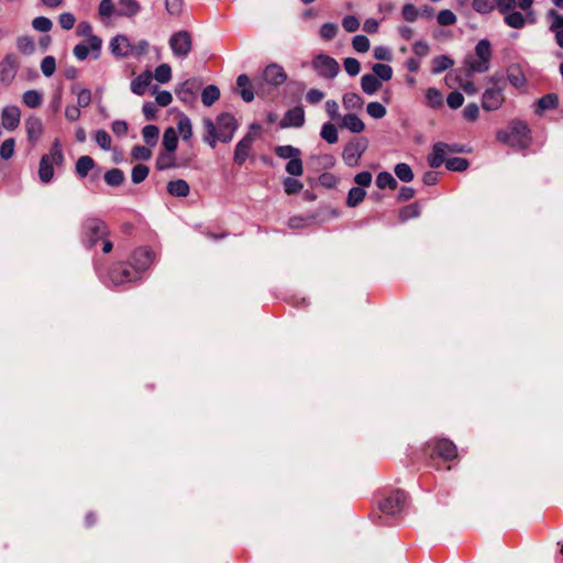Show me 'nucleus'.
<instances>
[{"label": "nucleus", "mask_w": 563, "mask_h": 563, "mask_svg": "<svg viewBox=\"0 0 563 563\" xmlns=\"http://www.w3.org/2000/svg\"><path fill=\"white\" fill-rule=\"evenodd\" d=\"M203 126L206 129L203 141L214 148L217 141L229 143L233 139L239 123L233 114L224 112L217 117L216 122L211 119H205Z\"/></svg>", "instance_id": "obj_1"}, {"label": "nucleus", "mask_w": 563, "mask_h": 563, "mask_svg": "<svg viewBox=\"0 0 563 563\" xmlns=\"http://www.w3.org/2000/svg\"><path fill=\"white\" fill-rule=\"evenodd\" d=\"M497 140L511 147L527 148L530 144V129L523 121H512L509 129L497 132Z\"/></svg>", "instance_id": "obj_2"}, {"label": "nucleus", "mask_w": 563, "mask_h": 563, "mask_svg": "<svg viewBox=\"0 0 563 563\" xmlns=\"http://www.w3.org/2000/svg\"><path fill=\"white\" fill-rule=\"evenodd\" d=\"M492 59V45L486 38L478 41L475 46V55H468L464 59L466 74L471 76L474 73L483 74L489 70Z\"/></svg>", "instance_id": "obj_3"}, {"label": "nucleus", "mask_w": 563, "mask_h": 563, "mask_svg": "<svg viewBox=\"0 0 563 563\" xmlns=\"http://www.w3.org/2000/svg\"><path fill=\"white\" fill-rule=\"evenodd\" d=\"M64 162L62 145L55 140L51 146L49 154H44L40 161L38 177L42 183L48 184L54 177V165L60 166Z\"/></svg>", "instance_id": "obj_4"}, {"label": "nucleus", "mask_w": 563, "mask_h": 563, "mask_svg": "<svg viewBox=\"0 0 563 563\" xmlns=\"http://www.w3.org/2000/svg\"><path fill=\"white\" fill-rule=\"evenodd\" d=\"M82 242L88 247H93L100 240L109 234L106 222L98 217H88L82 221Z\"/></svg>", "instance_id": "obj_5"}, {"label": "nucleus", "mask_w": 563, "mask_h": 563, "mask_svg": "<svg viewBox=\"0 0 563 563\" xmlns=\"http://www.w3.org/2000/svg\"><path fill=\"white\" fill-rule=\"evenodd\" d=\"M108 277L110 282L115 286L135 282L141 278L137 274V271H135L130 263L124 262L113 264L109 268Z\"/></svg>", "instance_id": "obj_6"}, {"label": "nucleus", "mask_w": 563, "mask_h": 563, "mask_svg": "<svg viewBox=\"0 0 563 563\" xmlns=\"http://www.w3.org/2000/svg\"><path fill=\"white\" fill-rule=\"evenodd\" d=\"M169 46L174 56L180 59H185L192 48V40L190 33L185 30L174 33L169 38Z\"/></svg>", "instance_id": "obj_7"}, {"label": "nucleus", "mask_w": 563, "mask_h": 563, "mask_svg": "<svg viewBox=\"0 0 563 563\" xmlns=\"http://www.w3.org/2000/svg\"><path fill=\"white\" fill-rule=\"evenodd\" d=\"M317 74L327 79H333L340 71L339 63L329 55L319 54L311 63Z\"/></svg>", "instance_id": "obj_8"}, {"label": "nucleus", "mask_w": 563, "mask_h": 563, "mask_svg": "<svg viewBox=\"0 0 563 563\" xmlns=\"http://www.w3.org/2000/svg\"><path fill=\"white\" fill-rule=\"evenodd\" d=\"M407 506V494L397 489L379 503V509L390 516L400 514Z\"/></svg>", "instance_id": "obj_9"}, {"label": "nucleus", "mask_w": 563, "mask_h": 563, "mask_svg": "<svg viewBox=\"0 0 563 563\" xmlns=\"http://www.w3.org/2000/svg\"><path fill=\"white\" fill-rule=\"evenodd\" d=\"M427 448L432 450L433 454H437L444 461H453L457 457V448L449 439H433L427 443Z\"/></svg>", "instance_id": "obj_10"}, {"label": "nucleus", "mask_w": 563, "mask_h": 563, "mask_svg": "<svg viewBox=\"0 0 563 563\" xmlns=\"http://www.w3.org/2000/svg\"><path fill=\"white\" fill-rule=\"evenodd\" d=\"M462 147L459 145H449L444 142H438L432 146V152L428 155L427 161L431 168H438L445 162L448 153H461Z\"/></svg>", "instance_id": "obj_11"}, {"label": "nucleus", "mask_w": 563, "mask_h": 563, "mask_svg": "<svg viewBox=\"0 0 563 563\" xmlns=\"http://www.w3.org/2000/svg\"><path fill=\"white\" fill-rule=\"evenodd\" d=\"M367 148V140H354L345 145L342 157L347 166L354 167L358 165L360 158Z\"/></svg>", "instance_id": "obj_12"}, {"label": "nucleus", "mask_w": 563, "mask_h": 563, "mask_svg": "<svg viewBox=\"0 0 563 563\" xmlns=\"http://www.w3.org/2000/svg\"><path fill=\"white\" fill-rule=\"evenodd\" d=\"M154 258L155 254L151 249L139 247L132 253L129 263L141 276V273L146 271L153 264Z\"/></svg>", "instance_id": "obj_13"}, {"label": "nucleus", "mask_w": 563, "mask_h": 563, "mask_svg": "<svg viewBox=\"0 0 563 563\" xmlns=\"http://www.w3.org/2000/svg\"><path fill=\"white\" fill-rule=\"evenodd\" d=\"M19 70V59L13 53H8L0 62V81L10 85Z\"/></svg>", "instance_id": "obj_14"}, {"label": "nucleus", "mask_w": 563, "mask_h": 563, "mask_svg": "<svg viewBox=\"0 0 563 563\" xmlns=\"http://www.w3.org/2000/svg\"><path fill=\"white\" fill-rule=\"evenodd\" d=\"M504 101L505 97L501 88H487L482 96V108L485 111H495L503 106Z\"/></svg>", "instance_id": "obj_15"}, {"label": "nucleus", "mask_w": 563, "mask_h": 563, "mask_svg": "<svg viewBox=\"0 0 563 563\" xmlns=\"http://www.w3.org/2000/svg\"><path fill=\"white\" fill-rule=\"evenodd\" d=\"M199 88L200 84L197 79H187L175 89V93L181 102L191 103L196 99Z\"/></svg>", "instance_id": "obj_16"}, {"label": "nucleus", "mask_w": 563, "mask_h": 563, "mask_svg": "<svg viewBox=\"0 0 563 563\" xmlns=\"http://www.w3.org/2000/svg\"><path fill=\"white\" fill-rule=\"evenodd\" d=\"M287 74L278 64H269L263 73V79L266 84L279 87L287 80Z\"/></svg>", "instance_id": "obj_17"}, {"label": "nucleus", "mask_w": 563, "mask_h": 563, "mask_svg": "<svg viewBox=\"0 0 563 563\" xmlns=\"http://www.w3.org/2000/svg\"><path fill=\"white\" fill-rule=\"evenodd\" d=\"M547 19L550 21L549 30L554 33L558 46L563 48V14L555 9H550L547 12Z\"/></svg>", "instance_id": "obj_18"}, {"label": "nucleus", "mask_w": 563, "mask_h": 563, "mask_svg": "<svg viewBox=\"0 0 563 563\" xmlns=\"http://www.w3.org/2000/svg\"><path fill=\"white\" fill-rule=\"evenodd\" d=\"M111 53L118 57H128L134 53L133 45L125 35H117L110 42Z\"/></svg>", "instance_id": "obj_19"}, {"label": "nucleus", "mask_w": 563, "mask_h": 563, "mask_svg": "<svg viewBox=\"0 0 563 563\" xmlns=\"http://www.w3.org/2000/svg\"><path fill=\"white\" fill-rule=\"evenodd\" d=\"M254 135L247 133L235 146L233 161L238 165H243L250 155L254 142Z\"/></svg>", "instance_id": "obj_20"}, {"label": "nucleus", "mask_w": 563, "mask_h": 563, "mask_svg": "<svg viewBox=\"0 0 563 563\" xmlns=\"http://www.w3.org/2000/svg\"><path fill=\"white\" fill-rule=\"evenodd\" d=\"M2 125L9 131L15 130L21 120V111L16 106H8L1 112Z\"/></svg>", "instance_id": "obj_21"}, {"label": "nucleus", "mask_w": 563, "mask_h": 563, "mask_svg": "<svg viewBox=\"0 0 563 563\" xmlns=\"http://www.w3.org/2000/svg\"><path fill=\"white\" fill-rule=\"evenodd\" d=\"M305 123V111L302 107H295L288 110L284 117V126L300 128Z\"/></svg>", "instance_id": "obj_22"}, {"label": "nucleus", "mask_w": 563, "mask_h": 563, "mask_svg": "<svg viewBox=\"0 0 563 563\" xmlns=\"http://www.w3.org/2000/svg\"><path fill=\"white\" fill-rule=\"evenodd\" d=\"M167 192L177 198H185L190 192L189 184L185 179H176L167 183Z\"/></svg>", "instance_id": "obj_23"}, {"label": "nucleus", "mask_w": 563, "mask_h": 563, "mask_svg": "<svg viewBox=\"0 0 563 563\" xmlns=\"http://www.w3.org/2000/svg\"><path fill=\"white\" fill-rule=\"evenodd\" d=\"M236 86L239 89V93L243 101L251 102L254 100V92L251 87L250 77L245 74H242L236 79Z\"/></svg>", "instance_id": "obj_24"}, {"label": "nucleus", "mask_w": 563, "mask_h": 563, "mask_svg": "<svg viewBox=\"0 0 563 563\" xmlns=\"http://www.w3.org/2000/svg\"><path fill=\"white\" fill-rule=\"evenodd\" d=\"M152 80V74L145 71L131 81V91L137 96H143L146 91V88L150 86Z\"/></svg>", "instance_id": "obj_25"}, {"label": "nucleus", "mask_w": 563, "mask_h": 563, "mask_svg": "<svg viewBox=\"0 0 563 563\" xmlns=\"http://www.w3.org/2000/svg\"><path fill=\"white\" fill-rule=\"evenodd\" d=\"M341 126L347 129L352 133H361L365 129L364 122L355 113L345 114L342 118Z\"/></svg>", "instance_id": "obj_26"}, {"label": "nucleus", "mask_w": 563, "mask_h": 563, "mask_svg": "<svg viewBox=\"0 0 563 563\" xmlns=\"http://www.w3.org/2000/svg\"><path fill=\"white\" fill-rule=\"evenodd\" d=\"M382 87L380 80L373 74H365L361 78V88L366 95H374Z\"/></svg>", "instance_id": "obj_27"}, {"label": "nucleus", "mask_w": 563, "mask_h": 563, "mask_svg": "<svg viewBox=\"0 0 563 563\" xmlns=\"http://www.w3.org/2000/svg\"><path fill=\"white\" fill-rule=\"evenodd\" d=\"M27 137L30 141H37L43 133L42 121L36 117H31L25 121Z\"/></svg>", "instance_id": "obj_28"}, {"label": "nucleus", "mask_w": 563, "mask_h": 563, "mask_svg": "<svg viewBox=\"0 0 563 563\" xmlns=\"http://www.w3.org/2000/svg\"><path fill=\"white\" fill-rule=\"evenodd\" d=\"M96 166L92 157L88 155L80 156L75 165V172L79 178H85Z\"/></svg>", "instance_id": "obj_29"}, {"label": "nucleus", "mask_w": 563, "mask_h": 563, "mask_svg": "<svg viewBox=\"0 0 563 563\" xmlns=\"http://www.w3.org/2000/svg\"><path fill=\"white\" fill-rule=\"evenodd\" d=\"M141 10V5L136 0H119L118 15L132 18Z\"/></svg>", "instance_id": "obj_30"}, {"label": "nucleus", "mask_w": 563, "mask_h": 563, "mask_svg": "<svg viewBox=\"0 0 563 563\" xmlns=\"http://www.w3.org/2000/svg\"><path fill=\"white\" fill-rule=\"evenodd\" d=\"M220 98V89L216 85L207 86L201 92V102L205 107H211Z\"/></svg>", "instance_id": "obj_31"}, {"label": "nucleus", "mask_w": 563, "mask_h": 563, "mask_svg": "<svg viewBox=\"0 0 563 563\" xmlns=\"http://www.w3.org/2000/svg\"><path fill=\"white\" fill-rule=\"evenodd\" d=\"M178 145L177 132L174 128H167L163 134V146L166 152L174 153Z\"/></svg>", "instance_id": "obj_32"}, {"label": "nucleus", "mask_w": 563, "mask_h": 563, "mask_svg": "<svg viewBox=\"0 0 563 563\" xmlns=\"http://www.w3.org/2000/svg\"><path fill=\"white\" fill-rule=\"evenodd\" d=\"M184 141H188L192 136V125L190 119L180 114L177 122V131Z\"/></svg>", "instance_id": "obj_33"}, {"label": "nucleus", "mask_w": 563, "mask_h": 563, "mask_svg": "<svg viewBox=\"0 0 563 563\" xmlns=\"http://www.w3.org/2000/svg\"><path fill=\"white\" fill-rule=\"evenodd\" d=\"M159 129L154 124L145 125L142 129V137L147 146H155L158 142Z\"/></svg>", "instance_id": "obj_34"}, {"label": "nucleus", "mask_w": 563, "mask_h": 563, "mask_svg": "<svg viewBox=\"0 0 563 563\" xmlns=\"http://www.w3.org/2000/svg\"><path fill=\"white\" fill-rule=\"evenodd\" d=\"M103 178L104 181L111 187H119L125 180L124 173L120 168L109 169L108 172H106Z\"/></svg>", "instance_id": "obj_35"}, {"label": "nucleus", "mask_w": 563, "mask_h": 563, "mask_svg": "<svg viewBox=\"0 0 563 563\" xmlns=\"http://www.w3.org/2000/svg\"><path fill=\"white\" fill-rule=\"evenodd\" d=\"M376 186L379 189L389 188V189L395 190L398 187V183L390 173L380 172L376 176Z\"/></svg>", "instance_id": "obj_36"}, {"label": "nucleus", "mask_w": 563, "mask_h": 563, "mask_svg": "<svg viewBox=\"0 0 563 563\" xmlns=\"http://www.w3.org/2000/svg\"><path fill=\"white\" fill-rule=\"evenodd\" d=\"M454 65V60L446 55L435 56L432 59V73L440 74Z\"/></svg>", "instance_id": "obj_37"}, {"label": "nucleus", "mask_w": 563, "mask_h": 563, "mask_svg": "<svg viewBox=\"0 0 563 563\" xmlns=\"http://www.w3.org/2000/svg\"><path fill=\"white\" fill-rule=\"evenodd\" d=\"M155 166L157 170H165L178 167V165L175 162L173 153L169 152L161 153L156 158Z\"/></svg>", "instance_id": "obj_38"}, {"label": "nucleus", "mask_w": 563, "mask_h": 563, "mask_svg": "<svg viewBox=\"0 0 563 563\" xmlns=\"http://www.w3.org/2000/svg\"><path fill=\"white\" fill-rule=\"evenodd\" d=\"M365 196L366 191L363 188L352 187L347 194L346 206L350 208H355L364 200Z\"/></svg>", "instance_id": "obj_39"}, {"label": "nucleus", "mask_w": 563, "mask_h": 563, "mask_svg": "<svg viewBox=\"0 0 563 563\" xmlns=\"http://www.w3.org/2000/svg\"><path fill=\"white\" fill-rule=\"evenodd\" d=\"M343 106L349 110H361L363 107V99L355 92H347L343 96Z\"/></svg>", "instance_id": "obj_40"}, {"label": "nucleus", "mask_w": 563, "mask_h": 563, "mask_svg": "<svg viewBox=\"0 0 563 563\" xmlns=\"http://www.w3.org/2000/svg\"><path fill=\"white\" fill-rule=\"evenodd\" d=\"M275 154L283 159H292L301 156V151L292 145H279L274 150Z\"/></svg>", "instance_id": "obj_41"}, {"label": "nucleus", "mask_w": 563, "mask_h": 563, "mask_svg": "<svg viewBox=\"0 0 563 563\" xmlns=\"http://www.w3.org/2000/svg\"><path fill=\"white\" fill-rule=\"evenodd\" d=\"M22 99L23 103L31 109L40 107L43 101L42 95L37 90L33 89L25 91Z\"/></svg>", "instance_id": "obj_42"}, {"label": "nucleus", "mask_w": 563, "mask_h": 563, "mask_svg": "<svg viewBox=\"0 0 563 563\" xmlns=\"http://www.w3.org/2000/svg\"><path fill=\"white\" fill-rule=\"evenodd\" d=\"M397 178L404 183H410L415 175L411 167L406 163H399L394 168Z\"/></svg>", "instance_id": "obj_43"}, {"label": "nucleus", "mask_w": 563, "mask_h": 563, "mask_svg": "<svg viewBox=\"0 0 563 563\" xmlns=\"http://www.w3.org/2000/svg\"><path fill=\"white\" fill-rule=\"evenodd\" d=\"M420 216V206L418 202L410 203L399 211V220L406 222L409 219L418 218Z\"/></svg>", "instance_id": "obj_44"}, {"label": "nucleus", "mask_w": 563, "mask_h": 563, "mask_svg": "<svg viewBox=\"0 0 563 563\" xmlns=\"http://www.w3.org/2000/svg\"><path fill=\"white\" fill-rule=\"evenodd\" d=\"M426 99L429 106L434 109L440 108L443 104V95L438 88L434 87L427 89Z\"/></svg>", "instance_id": "obj_45"}, {"label": "nucleus", "mask_w": 563, "mask_h": 563, "mask_svg": "<svg viewBox=\"0 0 563 563\" xmlns=\"http://www.w3.org/2000/svg\"><path fill=\"white\" fill-rule=\"evenodd\" d=\"M321 137L328 142L329 144H334L338 142V130L334 124L328 122L324 123L321 128L320 132Z\"/></svg>", "instance_id": "obj_46"}, {"label": "nucleus", "mask_w": 563, "mask_h": 563, "mask_svg": "<svg viewBox=\"0 0 563 563\" xmlns=\"http://www.w3.org/2000/svg\"><path fill=\"white\" fill-rule=\"evenodd\" d=\"M372 70L378 80L388 81L393 77V68L387 64H375Z\"/></svg>", "instance_id": "obj_47"}, {"label": "nucleus", "mask_w": 563, "mask_h": 563, "mask_svg": "<svg viewBox=\"0 0 563 563\" xmlns=\"http://www.w3.org/2000/svg\"><path fill=\"white\" fill-rule=\"evenodd\" d=\"M150 174V168L144 164H137L132 168L131 180L133 184H141Z\"/></svg>", "instance_id": "obj_48"}, {"label": "nucleus", "mask_w": 563, "mask_h": 563, "mask_svg": "<svg viewBox=\"0 0 563 563\" xmlns=\"http://www.w3.org/2000/svg\"><path fill=\"white\" fill-rule=\"evenodd\" d=\"M445 167L452 172H464L468 168V161L464 157H453L445 159Z\"/></svg>", "instance_id": "obj_49"}, {"label": "nucleus", "mask_w": 563, "mask_h": 563, "mask_svg": "<svg viewBox=\"0 0 563 563\" xmlns=\"http://www.w3.org/2000/svg\"><path fill=\"white\" fill-rule=\"evenodd\" d=\"M286 172L294 177L301 176L303 174V165L301 156H297L292 159H289L285 166Z\"/></svg>", "instance_id": "obj_50"}, {"label": "nucleus", "mask_w": 563, "mask_h": 563, "mask_svg": "<svg viewBox=\"0 0 563 563\" xmlns=\"http://www.w3.org/2000/svg\"><path fill=\"white\" fill-rule=\"evenodd\" d=\"M154 78L161 82L166 84L172 79V67L168 64H161L155 68Z\"/></svg>", "instance_id": "obj_51"}, {"label": "nucleus", "mask_w": 563, "mask_h": 563, "mask_svg": "<svg viewBox=\"0 0 563 563\" xmlns=\"http://www.w3.org/2000/svg\"><path fill=\"white\" fill-rule=\"evenodd\" d=\"M505 23L514 29H521L526 24V19L522 13L512 11L505 16Z\"/></svg>", "instance_id": "obj_52"}, {"label": "nucleus", "mask_w": 563, "mask_h": 563, "mask_svg": "<svg viewBox=\"0 0 563 563\" xmlns=\"http://www.w3.org/2000/svg\"><path fill=\"white\" fill-rule=\"evenodd\" d=\"M559 103V96L556 93H548L538 100L540 110H549L556 108Z\"/></svg>", "instance_id": "obj_53"}, {"label": "nucleus", "mask_w": 563, "mask_h": 563, "mask_svg": "<svg viewBox=\"0 0 563 563\" xmlns=\"http://www.w3.org/2000/svg\"><path fill=\"white\" fill-rule=\"evenodd\" d=\"M366 112L373 119H382L386 115L387 110L382 103L373 101L367 104Z\"/></svg>", "instance_id": "obj_54"}, {"label": "nucleus", "mask_w": 563, "mask_h": 563, "mask_svg": "<svg viewBox=\"0 0 563 563\" xmlns=\"http://www.w3.org/2000/svg\"><path fill=\"white\" fill-rule=\"evenodd\" d=\"M283 185L285 192L289 196L299 192L303 187L301 181L292 177L285 178Z\"/></svg>", "instance_id": "obj_55"}, {"label": "nucleus", "mask_w": 563, "mask_h": 563, "mask_svg": "<svg viewBox=\"0 0 563 563\" xmlns=\"http://www.w3.org/2000/svg\"><path fill=\"white\" fill-rule=\"evenodd\" d=\"M16 46L21 53L24 55H31L34 49V41L30 36H21L16 41Z\"/></svg>", "instance_id": "obj_56"}, {"label": "nucleus", "mask_w": 563, "mask_h": 563, "mask_svg": "<svg viewBox=\"0 0 563 563\" xmlns=\"http://www.w3.org/2000/svg\"><path fill=\"white\" fill-rule=\"evenodd\" d=\"M95 140L101 150L109 151L111 148V136L106 130H97Z\"/></svg>", "instance_id": "obj_57"}, {"label": "nucleus", "mask_w": 563, "mask_h": 563, "mask_svg": "<svg viewBox=\"0 0 563 563\" xmlns=\"http://www.w3.org/2000/svg\"><path fill=\"white\" fill-rule=\"evenodd\" d=\"M131 156L133 159L135 161H142V162H146L148 159H151L152 157V152L148 147L146 146H142V145H136L132 148L131 151Z\"/></svg>", "instance_id": "obj_58"}, {"label": "nucleus", "mask_w": 563, "mask_h": 563, "mask_svg": "<svg viewBox=\"0 0 563 563\" xmlns=\"http://www.w3.org/2000/svg\"><path fill=\"white\" fill-rule=\"evenodd\" d=\"M32 26L38 32L47 33L52 30L53 23L46 16H37L32 21Z\"/></svg>", "instance_id": "obj_59"}, {"label": "nucleus", "mask_w": 563, "mask_h": 563, "mask_svg": "<svg viewBox=\"0 0 563 563\" xmlns=\"http://www.w3.org/2000/svg\"><path fill=\"white\" fill-rule=\"evenodd\" d=\"M472 7L477 13L487 14L494 10L495 4L492 0H473Z\"/></svg>", "instance_id": "obj_60"}, {"label": "nucleus", "mask_w": 563, "mask_h": 563, "mask_svg": "<svg viewBox=\"0 0 563 563\" xmlns=\"http://www.w3.org/2000/svg\"><path fill=\"white\" fill-rule=\"evenodd\" d=\"M437 20L440 25L449 26L456 22V16L451 10L444 9L438 13Z\"/></svg>", "instance_id": "obj_61"}, {"label": "nucleus", "mask_w": 563, "mask_h": 563, "mask_svg": "<svg viewBox=\"0 0 563 563\" xmlns=\"http://www.w3.org/2000/svg\"><path fill=\"white\" fill-rule=\"evenodd\" d=\"M56 69V60L53 56H45L41 62V70L45 77H51Z\"/></svg>", "instance_id": "obj_62"}, {"label": "nucleus", "mask_w": 563, "mask_h": 563, "mask_svg": "<svg viewBox=\"0 0 563 563\" xmlns=\"http://www.w3.org/2000/svg\"><path fill=\"white\" fill-rule=\"evenodd\" d=\"M352 46L358 53H366L369 49V40L365 35H355L352 40Z\"/></svg>", "instance_id": "obj_63"}, {"label": "nucleus", "mask_w": 563, "mask_h": 563, "mask_svg": "<svg viewBox=\"0 0 563 563\" xmlns=\"http://www.w3.org/2000/svg\"><path fill=\"white\" fill-rule=\"evenodd\" d=\"M507 77L509 82L516 88L523 87L526 84V78L519 69L508 70Z\"/></svg>", "instance_id": "obj_64"}]
</instances>
